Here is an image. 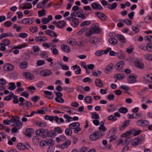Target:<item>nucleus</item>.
I'll return each mask as SVG.
<instances>
[{"mask_svg":"<svg viewBox=\"0 0 152 152\" xmlns=\"http://www.w3.org/2000/svg\"><path fill=\"white\" fill-rule=\"evenodd\" d=\"M108 119L111 121H115L117 120V118L113 115H111L108 117Z\"/></svg>","mask_w":152,"mask_h":152,"instance_id":"nucleus-64","label":"nucleus"},{"mask_svg":"<svg viewBox=\"0 0 152 152\" xmlns=\"http://www.w3.org/2000/svg\"><path fill=\"white\" fill-rule=\"evenodd\" d=\"M107 99L109 100H112L115 99V96L113 94H110L107 96Z\"/></svg>","mask_w":152,"mask_h":152,"instance_id":"nucleus-59","label":"nucleus"},{"mask_svg":"<svg viewBox=\"0 0 152 152\" xmlns=\"http://www.w3.org/2000/svg\"><path fill=\"white\" fill-rule=\"evenodd\" d=\"M35 124L36 125L40 127H44L47 125L46 123L45 122L36 121Z\"/></svg>","mask_w":152,"mask_h":152,"instance_id":"nucleus-33","label":"nucleus"},{"mask_svg":"<svg viewBox=\"0 0 152 152\" xmlns=\"http://www.w3.org/2000/svg\"><path fill=\"white\" fill-rule=\"evenodd\" d=\"M52 74V72L50 70H44L41 71L40 72V75L43 77L51 75Z\"/></svg>","mask_w":152,"mask_h":152,"instance_id":"nucleus-5","label":"nucleus"},{"mask_svg":"<svg viewBox=\"0 0 152 152\" xmlns=\"http://www.w3.org/2000/svg\"><path fill=\"white\" fill-rule=\"evenodd\" d=\"M75 16L79 18H80L82 19L83 20L86 18L85 15L83 14V10L78 11L75 13Z\"/></svg>","mask_w":152,"mask_h":152,"instance_id":"nucleus-15","label":"nucleus"},{"mask_svg":"<svg viewBox=\"0 0 152 152\" xmlns=\"http://www.w3.org/2000/svg\"><path fill=\"white\" fill-rule=\"evenodd\" d=\"M71 141L69 140H66L64 143L62 144L61 146V148L62 149L66 148L71 143Z\"/></svg>","mask_w":152,"mask_h":152,"instance_id":"nucleus-21","label":"nucleus"},{"mask_svg":"<svg viewBox=\"0 0 152 152\" xmlns=\"http://www.w3.org/2000/svg\"><path fill=\"white\" fill-rule=\"evenodd\" d=\"M44 142L47 145H50V146H49L48 148L49 150H48V152H49V149H50V148H52L51 146L52 145H53L55 144V142L52 139L48 140L47 141H45Z\"/></svg>","mask_w":152,"mask_h":152,"instance_id":"nucleus-22","label":"nucleus"},{"mask_svg":"<svg viewBox=\"0 0 152 152\" xmlns=\"http://www.w3.org/2000/svg\"><path fill=\"white\" fill-rule=\"evenodd\" d=\"M11 36L13 37L12 34V33L7 32L2 34L0 35V39H1L4 37Z\"/></svg>","mask_w":152,"mask_h":152,"instance_id":"nucleus-26","label":"nucleus"},{"mask_svg":"<svg viewBox=\"0 0 152 152\" xmlns=\"http://www.w3.org/2000/svg\"><path fill=\"white\" fill-rule=\"evenodd\" d=\"M124 62L123 61L118 62L115 66V69L117 70H119L122 69L124 66Z\"/></svg>","mask_w":152,"mask_h":152,"instance_id":"nucleus-12","label":"nucleus"},{"mask_svg":"<svg viewBox=\"0 0 152 152\" xmlns=\"http://www.w3.org/2000/svg\"><path fill=\"white\" fill-rule=\"evenodd\" d=\"M23 77L27 79H29L32 80L34 78V75L29 72H24L23 73Z\"/></svg>","mask_w":152,"mask_h":152,"instance_id":"nucleus-11","label":"nucleus"},{"mask_svg":"<svg viewBox=\"0 0 152 152\" xmlns=\"http://www.w3.org/2000/svg\"><path fill=\"white\" fill-rule=\"evenodd\" d=\"M55 93L56 96L55 99V101L60 103H63L64 102V100L62 97L63 96L62 94L60 92H55Z\"/></svg>","mask_w":152,"mask_h":152,"instance_id":"nucleus-4","label":"nucleus"},{"mask_svg":"<svg viewBox=\"0 0 152 152\" xmlns=\"http://www.w3.org/2000/svg\"><path fill=\"white\" fill-rule=\"evenodd\" d=\"M45 10L44 9H42L41 10L39 11H38V16L39 17H41L42 15H44L45 14Z\"/></svg>","mask_w":152,"mask_h":152,"instance_id":"nucleus-48","label":"nucleus"},{"mask_svg":"<svg viewBox=\"0 0 152 152\" xmlns=\"http://www.w3.org/2000/svg\"><path fill=\"white\" fill-rule=\"evenodd\" d=\"M54 130L55 132H57L58 134H60L63 132V130L61 129L60 127H57L54 128Z\"/></svg>","mask_w":152,"mask_h":152,"instance_id":"nucleus-57","label":"nucleus"},{"mask_svg":"<svg viewBox=\"0 0 152 152\" xmlns=\"http://www.w3.org/2000/svg\"><path fill=\"white\" fill-rule=\"evenodd\" d=\"M56 135V133L55 130H51L50 131H49V135L48 136L55 137Z\"/></svg>","mask_w":152,"mask_h":152,"instance_id":"nucleus-56","label":"nucleus"},{"mask_svg":"<svg viewBox=\"0 0 152 152\" xmlns=\"http://www.w3.org/2000/svg\"><path fill=\"white\" fill-rule=\"evenodd\" d=\"M16 125L17 126H19L21 125L22 124L20 121L19 120V118L18 116H16V118L15 120V122Z\"/></svg>","mask_w":152,"mask_h":152,"instance_id":"nucleus-42","label":"nucleus"},{"mask_svg":"<svg viewBox=\"0 0 152 152\" xmlns=\"http://www.w3.org/2000/svg\"><path fill=\"white\" fill-rule=\"evenodd\" d=\"M66 23L63 20H60L56 23V25L58 28H63L66 25Z\"/></svg>","mask_w":152,"mask_h":152,"instance_id":"nucleus-24","label":"nucleus"},{"mask_svg":"<svg viewBox=\"0 0 152 152\" xmlns=\"http://www.w3.org/2000/svg\"><path fill=\"white\" fill-rule=\"evenodd\" d=\"M27 34L25 33H21L19 35V36L23 38H24L27 37Z\"/></svg>","mask_w":152,"mask_h":152,"instance_id":"nucleus-62","label":"nucleus"},{"mask_svg":"<svg viewBox=\"0 0 152 152\" xmlns=\"http://www.w3.org/2000/svg\"><path fill=\"white\" fill-rule=\"evenodd\" d=\"M142 142V140L140 138H137L133 139L131 142L133 146H135L140 144Z\"/></svg>","mask_w":152,"mask_h":152,"instance_id":"nucleus-6","label":"nucleus"},{"mask_svg":"<svg viewBox=\"0 0 152 152\" xmlns=\"http://www.w3.org/2000/svg\"><path fill=\"white\" fill-rule=\"evenodd\" d=\"M45 63L44 60H39L37 61V66H39L43 65Z\"/></svg>","mask_w":152,"mask_h":152,"instance_id":"nucleus-60","label":"nucleus"},{"mask_svg":"<svg viewBox=\"0 0 152 152\" xmlns=\"http://www.w3.org/2000/svg\"><path fill=\"white\" fill-rule=\"evenodd\" d=\"M125 75L123 74H119L116 75V78L119 80H121L124 78Z\"/></svg>","mask_w":152,"mask_h":152,"instance_id":"nucleus-51","label":"nucleus"},{"mask_svg":"<svg viewBox=\"0 0 152 152\" xmlns=\"http://www.w3.org/2000/svg\"><path fill=\"white\" fill-rule=\"evenodd\" d=\"M96 40V39L95 38L91 37L90 39L89 42L91 44H95Z\"/></svg>","mask_w":152,"mask_h":152,"instance_id":"nucleus-63","label":"nucleus"},{"mask_svg":"<svg viewBox=\"0 0 152 152\" xmlns=\"http://www.w3.org/2000/svg\"><path fill=\"white\" fill-rule=\"evenodd\" d=\"M109 43L113 45H115L117 43V40L115 38H111L109 39Z\"/></svg>","mask_w":152,"mask_h":152,"instance_id":"nucleus-36","label":"nucleus"},{"mask_svg":"<svg viewBox=\"0 0 152 152\" xmlns=\"http://www.w3.org/2000/svg\"><path fill=\"white\" fill-rule=\"evenodd\" d=\"M4 25L6 27H9L12 25V23L10 21H7L4 22Z\"/></svg>","mask_w":152,"mask_h":152,"instance_id":"nucleus-58","label":"nucleus"},{"mask_svg":"<svg viewBox=\"0 0 152 152\" xmlns=\"http://www.w3.org/2000/svg\"><path fill=\"white\" fill-rule=\"evenodd\" d=\"M96 86L99 87L101 88L103 86V84L101 82V80L99 79H97L95 81Z\"/></svg>","mask_w":152,"mask_h":152,"instance_id":"nucleus-32","label":"nucleus"},{"mask_svg":"<svg viewBox=\"0 0 152 152\" xmlns=\"http://www.w3.org/2000/svg\"><path fill=\"white\" fill-rule=\"evenodd\" d=\"M2 42H3L2 43L6 46L9 45L10 44V40L7 39H3Z\"/></svg>","mask_w":152,"mask_h":152,"instance_id":"nucleus-47","label":"nucleus"},{"mask_svg":"<svg viewBox=\"0 0 152 152\" xmlns=\"http://www.w3.org/2000/svg\"><path fill=\"white\" fill-rule=\"evenodd\" d=\"M91 23V21L89 20H86L83 22L81 24L80 26L83 27L86 25L90 24Z\"/></svg>","mask_w":152,"mask_h":152,"instance_id":"nucleus-53","label":"nucleus"},{"mask_svg":"<svg viewBox=\"0 0 152 152\" xmlns=\"http://www.w3.org/2000/svg\"><path fill=\"white\" fill-rule=\"evenodd\" d=\"M95 14L98 17L102 20L105 21L107 19L106 16L102 13L97 12Z\"/></svg>","mask_w":152,"mask_h":152,"instance_id":"nucleus-9","label":"nucleus"},{"mask_svg":"<svg viewBox=\"0 0 152 152\" xmlns=\"http://www.w3.org/2000/svg\"><path fill=\"white\" fill-rule=\"evenodd\" d=\"M40 50L39 48L36 46H33L31 53L34 55H37L38 54L39 51Z\"/></svg>","mask_w":152,"mask_h":152,"instance_id":"nucleus-16","label":"nucleus"},{"mask_svg":"<svg viewBox=\"0 0 152 152\" xmlns=\"http://www.w3.org/2000/svg\"><path fill=\"white\" fill-rule=\"evenodd\" d=\"M61 48L66 53H69L70 51V49L69 47L66 45H62L61 46Z\"/></svg>","mask_w":152,"mask_h":152,"instance_id":"nucleus-23","label":"nucleus"},{"mask_svg":"<svg viewBox=\"0 0 152 152\" xmlns=\"http://www.w3.org/2000/svg\"><path fill=\"white\" fill-rule=\"evenodd\" d=\"M18 148L20 150H24L26 148V146L24 144L21 143H18L17 145Z\"/></svg>","mask_w":152,"mask_h":152,"instance_id":"nucleus-30","label":"nucleus"},{"mask_svg":"<svg viewBox=\"0 0 152 152\" xmlns=\"http://www.w3.org/2000/svg\"><path fill=\"white\" fill-rule=\"evenodd\" d=\"M14 66L12 64H5L3 67L4 70L6 71H10L14 69Z\"/></svg>","mask_w":152,"mask_h":152,"instance_id":"nucleus-14","label":"nucleus"},{"mask_svg":"<svg viewBox=\"0 0 152 152\" xmlns=\"http://www.w3.org/2000/svg\"><path fill=\"white\" fill-rule=\"evenodd\" d=\"M28 66V63L26 61L22 62L20 64V66L22 69L26 68Z\"/></svg>","mask_w":152,"mask_h":152,"instance_id":"nucleus-35","label":"nucleus"},{"mask_svg":"<svg viewBox=\"0 0 152 152\" xmlns=\"http://www.w3.org/2000/svg\"><path fill=\"white\" fill-rule=\"evenodd\" d=\"M9 84L10 85L9 87V89L10 90H13L16 88V86L14 83L12 82L10 83Z\"/></svg>","mask_w":152,"mask_h":152,"instance_id":"nucleus-44","label":"nucleus"},{"mask_svg":"<svg viewBox=\"0 0 152 152\" xmlns=\"http://www.w3.org/2000/svg\"><path fill=\"white\" fill-rule=\"evenodd\" d=\"M34 132V130L32 129L29 128L27 129L26 131L25 134L26 136L30 137L32 133Z\"/></svg>","mask_w":152,"mask_h":152,"instance_id":"nucleus-34","label":"nucleus"},{"mask_svg":"<svg viewBox=\"0 0 152 152\" xmlns=\"http://www.w3.org/2000/svg\"><path fill=\"white\" fill-rule=\"evenodd\" d=\"M117 131V128L116 127L113 128L110 131V132H112V134L115 135Z\"/></svg>","mask_w":152,"mask_h":152,"instance_id":"nucleus-61","label":"nucleus"},{"mask_svg":"<svg viewBox=\"0 0 152 152\" xmlns=\"http://www.w3.org/2000/svg\"><path fill=\"white\" fill-rule=\"evenodd\" d=\"M40 98V96H34L31 98V99L34 102V103H36L37 100Z\"/></svg>","mask_w":152,"mask_h":152,"instance_id":"nucleus-55","label":"nucleus"},{"mask_svg":"<svg viewBox=\"0 0 152 152\" xmlns=\"http://www.w3.org/2000/svg\"><path fill=\"white\" fill-rule=\"evenodd\" d=\"M145 21L147 23H149L152 21V17L151 16L146 17L145 19Z\"/></svg>","mask_w":152,"mask_h":152,"instance_id":"nucleus-54","label":"nucleus"},{"mask_svg":"<svg viewBox=\"0 0 152 152\" xmlns=\"http://www.w3.org/2000/svg\"><path fill=\"white\" fill-rule=\"evenodd\" d=\"M91 117L92 119H98L99 118V115L96 112L92 113Z\"/></svg>","mask_w":152,"mask_h":152,"instance_id":"nucleus-43","label":"nucleus"},{"mask_svg":"<svg viewBox=\"0 0 152 152\" xmlns=\"http://www.w3.org/2000/svg\"><path fill=\"white\" fill-rule=\"evenodd\" d=\"M69 43L72 46H74L76 45V41L73 38H70L69 39Z\"/></svg>","mask_w":152,"mask_h":152,"instance_id":"nucleus-40","label":"nucleus"},{"mask_svg":"<svg viewBox=\"0 0 152 152\" xmlns=\"http://www.w3.org/2000/svg\"><path fill=\"white\" fill-rule=\"evenodd\" d=\"M113 65L112 64H110L107 65L104 70V72L106 74H109L113 69Z\"/></svg>","mask_w":152,"mask_h":152,"instance_id":"nucleus-13","label":"nucleus"},{"mask_svg":"<svg viewBox=\"0 0 152 152\" xmlns=\"http://www.w3.org/2000/svg\"><path fill=\"white\" fill-rule=\"evenodd\" d=\"M117 6V4L115 2H114L111 4H109L107 5V7L111 10H113L115 9Z\"/></svg>","mask_w":152,"mask_h":152,"instance_id":"nucleus-27","label":"nucleus"},{"mask_svg":"<svg viewBox=\"0 0 152 152\" xmlns=\"http://www.w3.org/2000/svg\"><path fill=\"white\" fill-rule=\"evenodd\" d=\"M65 133L67 136H71L72 134V131L69 128H67L65 130Z\"/></svg>","mask_w":152,"mask_h":152,"instance_id":"nucleus-39","label":"nucleus"},{"mask_svg":"<svg viewBox=\"0 0 152 152\" xmlns=\"http://www.w3.org/2000/svg\"><path fill=\"white\" fill-rule=\"evenodd\" d=\"M85 102L87 104H90L92 101V98L90 96H86L84 99Z\"/></svg>","mask_w":152,"mask_h":152,"instance_id":"nucleus-31","label":"nucleus"},{"mask_svg":"<svg viewBox=\"0 0 152 152\" xmlns=\"http://www.w3.org/2000/svg\"><path fill=\"white\" fill-rule=\"evenodd\" d=\"M121 22H123L127 25L130 26L132 24V20H129L128 19H125L124 20L121 19Z\"/></svg>","mask_w":152,"mask_h":152,"instance_id":"nucleus-37","label":"nucleus"},{"mask_svg":"<svg viewBox=\"0 0 152 152\" xmlns=\"http://www.w3.org/2000/svg\"><path fill=\"white\" fill-rule=\"evenodd\" d=\"M146 49L149 52H152V43L148 44L146 46Z\"/></svg>","mask_w":152,"mask_h":152,"instance_id":"nucleus-45","label":"nucleus"},{"mask_svg":"<svg viewBox=\"0 0 152 152\" xmlns=\"http://www.w3.org/2000/svg\"><path fill=\"white\" fill-rule=\"evenodd\" d=\"M101 31V29H86L85 30V35L87 36H89L94 34L100 33Z\"/></svg>","mask_w":152,"mask_h":152,"instance_id":"nucleus-2","label":"nucleus"},{"mask_svg":"<svg viewBox=\"0 0 152 152\" xmlns=\"http://www.w3.org/2000/svg\"><path fill=\"white\" fill-rule=\"evenodd\" d=\"M35 40L37 41H39L40 42H42L47 41L48 39L46 37H45L40 36L36 37Z\"/></svg>","mask_w":152,"mask_h":152,"instance_id":"nucleus-28","label":"nucleus"},{"mask_svg":"<svg viewBox=\"0 0 152 152\" xmlns=\"http://www.w3.org/2000/svg\"><path fill=\"white\" fill-rule=\"evenodd\" d=\"M100 132H95L91 134L89 137L91 140H97L100 136H102L104 134H102L101 135H100Z\"/></svg>","mask_w":152,"mask_h":152,"instance_id":"nucleus-3","label":"nucleus"},{"mask_svg":"<svg viewBox=\"0 0 152 152\" xmlns=\"http://www.w3.org/2000/svg\"><path fill=\"white\" fill-rule=\"evenodd\" d=\"M137 124L139 126H145L148 125L149 123L147 120H140L137 121Z\"/></svg>","mask_w":152,"mask_h":152,"instance_id":"nucleus-7","label":"nucleus"},{"mask_svg":"<svg viewBox=\"0 0 152 152\" xmlns=\"http://www.w3.org/2000/svg\"><path fill=\"white\" fill-rule=\"evenodd\" d=\"M45 33L46 34L49 35L52 37L53 36L54 37L57 36V35L56 33H54V32L50 30H46L45 31Z\"/></svg>","mask_w":152,"mask_h":152,"instance_id":"nucleus-29","label":"nucleus"},{"mask_svg":"<svg viewBox=\"0 0 152 152\" xmlns=\"http://www.w3.org/2000/svg\"><path fill=\"white\" fill-rule=\"evenodd\" d=\"M118 39L121 43L124 44L126 42V39L122 35L118 34L117 35Z\"/></svg>","mask_w":152,"mask_h":152,"instance_id":"nucleus-18","label":"nucleus"},{"mask_svg":"<svg viewBox=\"0 0 152 152\" xmlns=\"http://www.w3.org/2000/svg\"><path fill=\"white\" fill-rule=\"evenodd\" d=\"M144 80L146 83L152 82V74H150L146 75L144 77Z\"/></svg>","mask_w":152,"mask_h":152,"instance_id":"nucleus-17","label":"nucleus"},{"mask_svg":"<svg viewBox=\"0 0 152 152\" xmlns=\"http://www.w3.org/2000/svg\"><path fill=\"white\" fill-rule=\"evenodd\" d=\"M49 131L48 130H45L42 128L36 131L35 134L42 137L45 138L49 135Z\"/></svg>","mask_w":152,"mask_h":152,"instance_id":"nucleus-1","label":"nucleus"},{"mask_svg":"<svg viewBox=\"0 0 152 152\" xmlns=\"http://www.w3.org/2000/svg\"><path fill=\"white\" fill-rule=\"evenodd\" d=\"M80 126V124L78 122L72 123L69 124V128L71 129H75L77 127H78Z\"/></svg>","mask_w":152,"mask_h":152,"instance_id":"nucleus-19","label":"nucleus"},{"mask_svg":"<svg viewBox=\"0 0 152 152\" xmlns=\"http://www.w3.org/2000/svg\"><path fill=\"white\" fill-rule=\"evenodd\" d=\"M135 66L136 67H138L140 69H143L144 68L143 64L142 62L139 61L137 62Z\"/></svg>","mask_w":152,"mask_h":152,"instance_id":"nucleus-38","label":"nucleus"},{"mask_svg":"<svg viewBox=\"0 0 152 152\" xmlns=\"http://www.w3.org/2000/svg\"><path fill=\"white\" fill-rule=\"evenodd\" d=\"M119 111L121 113H125L127 112L128 109L126 108L122 107L119 109Z\"/></svg>","mask_w":152,"mask_h":152,"instance_id":"nucleus-46","label":"nucleus"},{"mask_svg":"<svg viewBox=\"0 0 152 152\" xmlns=\"http://www.w3.org/2000/svg\"><path fill=\"white\" fill-rule=\"evenodd\" d=\"M104 53V50H99L96 51L95 54L97 56H100Z\"/></svg>","mask_w":152,"mask_h":152,"instance_id":"nucleus-52","label":"nucleus"},{"mask_svg":"<svg viewBox=\"0 0 152 152\" xmlns=\"http://www.w3.org/2000/svg\"><path fill=\"white\" fill-rule=\"evenodd\" d=\"M128 80L129 83H135L137 81L136 78L134 75H130L128 78Z\"/></svg>","mask_w":152,"mask_h":152,"instance_id":"nucleus-20","label":"nucleus"},{"mask_svg":"<svg viewBox=\"0 0 152 152\" xmlns=\"http://www.w3.org/2000/svg\"><path fill=\"white\" fill-rule=\"evenodd\" d=\"M39 138L37 136L34 137L32 139L33 143L34 144L38 143L39 142Z\"/></svg>","mask_w":152,"mask_h":152,"instance_id":"nucleus-41","label":"nucleus"},{"mask_svg":"<svg viewBox=\"0 0 152 152\" xmlns=\"http://www.w3.org/2000/svg\"><path fill=\"white\" fill-rule=\"evenodd\" d=\"M91 28H100V27L99 23H96L91 25Z\"/></svg>","mask_w":152,"mask_h":152,"instance_id":"nucleus-49","label":"nucleus"},{"mask_svg":"<svg viewBox=\"0 0 152 152\" xmlns=\"http://www.w3.org/2000/svg\"><path fill=\"white\" fill-rule=\"evenodd\" d=\"M91 6L92 8L95 10H102L103 9V7H102L100 4L95 2L91 4Z\"/></svg>","mask_w":152,"mask_h":152,"instance_id":"nucleus-10","label":"nucleus"},{"mask_svg":"<svg viewBox=\"0 0 152 152\" xmlns=\"http://www.w3.org/2000/svg\"><path fill=\"white\" fill-rule=\"evenodd\" d=\"M79 23V20L78 19L75 18L72 21L71 25L74 28L77 27Z\"/></svg>","mask_w":152,"mask_h":152,"instance_id":"nucleus-25","label":"nucleus"},{"mask_svg":"<svg viewBox=\"0 0 152 152\" xmlns=\"http://www.w3.org/2000/svg\"><path fill=\"white\" fill-rule=\"evenodd\" d=\"M132 133L131 131H129L126 132L125 133L122 134L121 135V137L122 138L125 137H127L130 135Z\"/></svg>","mask_w":152,"mask_h":152,"instance_id":"nucleus-50","label":"nucleus"},{"mask_svg":"<svg viewBox=\"0 0 152 152\" xmlns=\"http://www.w3.org/2000/svg\"><path fill=\"white\" fill-rule=\"evenodd\" d=\"M130 121L129 120L125 121L119 127V129L120 130H123L129 124Z\"/></svg>","mask_w":152,"mask_h":152,"instance_id":"nucleus-8","label":"nucleus"}]
</instances>
